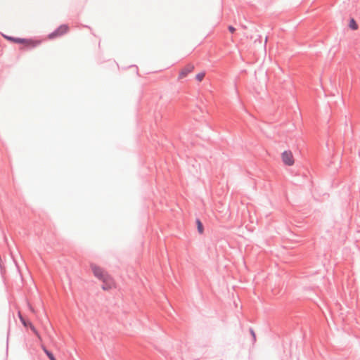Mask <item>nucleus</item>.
Returning <instances> with one entry per match:
<instances>
[{
	"instance_id": "nucleus-10",
	"label": "nucleus",
	"mask_w": 360,
	"mask_h": 360,
	"mask_svg": "<svg viewBox=\"0 0 360 360\" xmlns=\"http://www.w3.org/2000/svg\"><path fill=\"white\" fill-rule=\"evenodd\" d=\"M6 39H8L9 41H13L14 43H17V44H22L24 41V39H20V38H13V37H6Z\"/></svg>"
},
{
	"instance_id": "nucleus-5",
	"label": "nucleus",
	"mask_w": 360,
	"mask_h": 360,
	"mask_svg": "<svg viewBox=\"0 0 360 360\" xmlns=\"http://www.w3.org/2000/svg\"><path fill=\"white\" fill-rule=\"evenodd\" d=\"M194 67L193 65H188L182 68L179 73V79H184L189 73H191Z\"/></svg>"
},
{
	"instance_id": "nucleus-4",
	"label": "nucleus",
	"mask_w": 360,
	"mask_h": 360,
	"mask_svg": "<svg viewBox=\"0 0 360 360\" xmlns=\"http://www.w3.org/2000/svg\"><path fill=\"white\" fill-rule=\"evenodd\" d=\"M229 299L231 301L229 306L231 309L238 310L240 308V300L237 295L232 294Z\"/></svg>"
},
{
	"instance_id": "nucleus-2",
	"label": "nucleus",
	"mask_w": 360,
	"mask_h": 360,
	"mask_svg": "<svg viewBox=\"0 0 360 360\" xmlns=\"http://www.w3.org/2000/svg\"><path fill=\"white\" fill-rule=\"evenodd\" d=\"M281 158L283 163L288 167L292 166L295 164V158L291 150H284L281 155Z\"/></svg>"
},
{
	"instance_id": "nucleus-12",
	"label": "nucleus",
	"mask_w": 360,
	"mask_h": 360,
	"mask_svg": "<svg viewBox=\"0 0 360 360\" xmlns=\"http://www.w3.org/2000/svg\"><path fill=\"white\" fill-rule=\"evenodd\" d=\"M197 225H198V232L200 233H203V226L199 220L197 221Z\"/></svg>"
},
{
	"instance_id": "nucleus-9",
	"label": "nucleus",
	"mask_w": 360,
	"mask_h": 360,
	"mask_svg": "<svg viewBox=\"0 0 360 360\" xmlns=\"http://www.w3.org/2000/svg\"><path fill=\"white\" fill-rule=\"evenodd\" d=\"M349 26L353 30H356L358 29V25L356 24V21L353 18H352L350 20Z\"/></svg>"
},
{
	"instance_id": "nucleus-14",
	"label": "nucleus",
	"mask_w": 360,
	"mask_h": 360,
	"mask_svg": "<svg viewBox=\"0 0 360 360\" xmlns=\"http://www.w3.org/2000/svg\"><path fill=\"white\" fill-rule=\"evenodd\" d=\"M229 30L231 32V33H234V32L236 31V28L233 27V26H229Z\"/></svg>"
},
{
	"instance_id": "nucleus-1",
	"label": "nucleus",
	"mask_w": 360,
	"mask_h": 360,
	"mask_svg": "<svg viewBox=\"0 0 360 360\" xmlns=\"http://www.w3.org/2000/svg\"><path fill=\"white\" fill-rule=\"evenodd\" d=\"M90 269L94 276L102 283L101 288L103 290L108 291L116 288L115 279L103 267L92 262L90 264Z\"/></svg>"
},
{
	"instance_id": "nucleus-6",
	"label": "nucleus",
	"mask_w": 360,
	"mask_h": 360,
	"mask_svg": "<svg viewBox=\"0 0 360 360\" xmlns=\"http://www.w3.org/2000/svg\"><path fill=\"white\" fill-rule=\"evenodd\" d=\"M39 44L40 42L39 41L24 39V41L23 43H22V44L23 45V47L22 49H32L36 47Z\"/></svg>"
},
{
	"instance_id": "nucleus-3",
	"label": "nucleus",
	"mask_w": 360,
	"mask_h": 360,
	"mask_svg": "<svg viewBox=\"0 0 360 360\" xmlns=\"http://www.w3.org/2000/svg\"><path fill=\"white\" fill-rule=\"evenodd\" d=\"M69 31V27L66 25H60L56 31L49 35V39L60 37Z\"/></svg>"
},
{
	"instance_id": "nucleus-8",
	"label": "nucleus",
	"mask_w": 360,
	"mask_h": 360,
	"mask_svg": "<svg viewBox=\"0 0 360 360\" xmlns=\"http://www.w3.org/2000/svg\"><path fill=\"white\" fill-rule=\"evenodd\" d=\"M205 76V72L202 71L195 75V78L198 82H201Z\"/></svg>"
},
{
	"instance_id": "nucleus-13",
	"label": "nucleus",
	"mask_w": 360,
	"mask_h": 360,
	"mask_svg": "<svg viewBox=\"0 0 360 360\" xmlns=\"http://www.w3.org/2000/svg\"><path fill=\"white\" fill-rule=\"evenodd\" d=\"M250 333L253 338L254 341H255L256 340V335H255V331L252 329L250 330Z\"/></svg>"
},
{
	"instance_id": "nucleus-11",
	"label": "nucleus",
	"mask_w": 360,
	"mask_h": 360,
	"mask_svg": "<svg viewBox=\"0 0 360 360\" xmlns=\"http://www.w3.org/2000/svg\"><path fill=\"white\" fill-rule=\"evenodd\" d=\"M42 349L44 352L46 353V354L48 356V357L50 359V360H56L52 353H51L49 351H48L45 347L42 346Z\"/></svg>"
},
{
	"instance_id": "nucleus-7",
	"label": "nucleus",
	"mask_w": 360,
	"mask_h": 360,
	"mask_svg": "<svg viewBox=\"0 0 360 360\" xmlns=\"http://www.w3.org/2000/svg\"><path fill=\"white\" fill-rule=\"evenodd\" d=\"M19 317L22 323V324L25 326H30V328L32 330V331L40 338V336L39 335L37 331L36 330L35 328L32 326L31 323H27L25 319L22 318L20 314H19Z\"/></svg>"
}]
</instances>
